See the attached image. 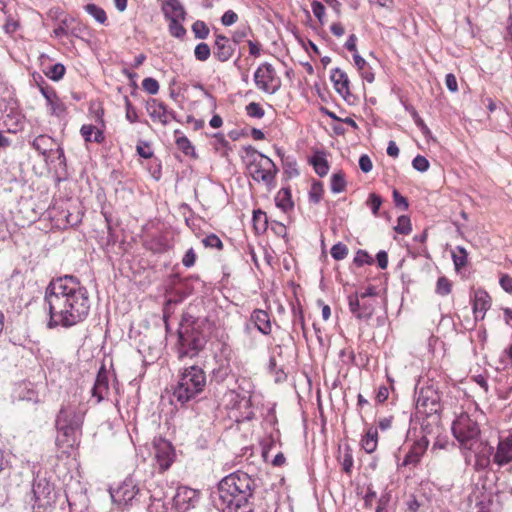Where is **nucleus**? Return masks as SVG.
<instances>
[{
  "instance_id": "obj_24",
  "label": "nucleus",
  "mask_w": 512,
  "mask_h": 512,
  "mask_svg": "<svg viewBox=\"0 0 512 512\" xmlns=\"http://www.w3.org/2000/svg\"><path fill=\"white\" fill-rule=\"evenodd\" d=\"M492 455L494 456V447L487 442H481L475 452V469L482 471L489 468Z\"/></svg>"
},
{
  "instance_id": "obj_37",
  "label": "nucleus",
  "mask_w": 512,
  "mask_h": 512,
  "mask_svg": "<svg viewBox=\"0 0 512 512\" xmlns=\"http://www.w3.org/2000/svg\"><path fill=\"white\" fill-rule=\"evenodd\" d=\"M292 333L299 334L305 328L303 309L300 304L292 306Z\"/></svg>"
},
{
  "instance_id": "obj_55",
  "label": "nucleus",
  "mask_w": 512,
  "mask_h": 512,
  "mask_svg": "<svg viewBox=\"0 0 512 512\" xmlns=\"http://www.w3.org/2000/svg\"><path fill=\"white\" fill-rule=\"evenodd\" d=\"M374 259L372 256L366 251L359 249L354 256V264L357 266H363L364 264L371 265L373 264Z\"/></svg>"
},
{
  "instance_id": "obj_44",
  "label": "nucleus",
  "mask_w": 512,
  "mask_h": 512,
  "mask_svg": "<svg viewBox=\"0 0 512 512\" xmlns=\"http://www.w3.org/2000/svg\"><path fill=\"white\" fill-rule=\"evenodd\" d=\"M467 251L462 246H457V253H452V259L455 266V270L459 271L467 265Z\"/></svg>"
},
{
  "instance_id": "obj_14",
  "label": "nucleus",
  "mask_w": 512,
  "mask_h": 512,
  "mask_svg": "<svg viewBox=\"0 0 512 512\" xmlns=\"http://www.w3.org/2000/svg\"><path fill=\"white\" fill-rule=\"evenodd\" d=\"M87 26L73 16L67 15L60 20L59 25L53 30L56 37H67L69 35L76 38H83L88 34Z\"/></svg>"
},
{
  "instance_id": "obj_48",
  "label": "nucleus",
  "mask_w": 512,
  "mask_h": 512,
  "mask_svg": "<svg viewBox=\"0 0 512 512\" xmlns=\"http://www.w3.org/2000/svg\"><path fill=\"white\" fill-rule=\"evenodd\" d=\"M277 154L281 156L283 161L284 172L288 174L289 177H295L299 175V171L297 169V163L295 160H291L289 157L286 159L283 158V154L280 149H277Z\"/></svg>"
},
{
  "instance_id": "obj_53",
  "label": "nucleus",
  "mask_w": 512,
  "mask_h": 512,
  "mask_svg": "<svg viewBox=\"0 0 512 512\" xmlns=\"http://www.w3.org/2000/svg\"><path fill=\"white\" fill-rule=\"evenodd\" d=\"M246 114L251 118L261 119L265 115L264 109L260 106L259 103L251 102L246 107Z\"/></svg>"
},
{
  "instance_id": "obj_1",
  "label": "nucleus",
  "mask_w": 512,
  "mask_h": 512,
  "mask_svg": "<svg viewBox=\"0 0 512 512\" xmlns=\"http://www.w3.org/2000/svg\"><path fill=\"white\" fill-rule=\"evenodd\" d=\"M91 300L88 289L74 275L52 278L45 289L44 310L47 328H71L89 316Z\"/></svg>"
},
{
  "instance_id": "obj_46",
  "label": "nucleus",
  "mask_w": 512,
  "mask_h": 512,
  "mask_svg": "<svg viewBox=\"0 0 512 512\" xmlns=\"http://www.w3.org/2000/svg\"><path fill=\"white\" fill-rule=\"evenodd\" d=\"M192 31L194 33L195 38L197 39H207L210 33L209 27L202 20H196L192 25Z\"/></svg>"
},
{
  "instance_id": "obj_29",
  "label": "nucleus",
  "mask_w": 512,
  "mask_h": 512,
  "mask_svg": "<svg viewBox=\"0 0 512 512\" xmlns=\"http://www.w3.org/2000/svg\"><path fill=\"white\" fill-rule=\"evenodd\" d=\"M490 306L491 297L489 294L483 289H477L473 298V312L475 315V320H478L479 313H482L481 319H483L486 311L490 308Z\"/></svg>"
},
{
  "instance_id": "obj_27",
  "label": "nucleus",
  "mask_w": 512,
  "mask_h": 512,
  "mask_svg": "<svg viewBox=\"0 0 512 512\" xmlns=\"http://www.w3.org/2000/svg\"><path fill=\"white\" fill-rule=\"evenodd\" d=\"M250 322L263 335H269L272 331L270 315L262 309H254L250 315Z\"/></svg>"
},
{
  "instance_id": "obj_63",
  "label": "nucleus",
  "mask_w": 512,
  "mask_h": 512,
  "mask_svg": "<svg viewBox=\"0 0 512 512\" xmlns=\"http://www.w3.org/2000/svg\"><path fill=\"white\" fill-rule=\"evenodd\" d=\"M311 8L314 16L319 20L321 24L324 23L325 6L317 0L312 1Z\"/></svg>"
},
{
  "instance_id": "obj_61",
  "label": "nucleus",
  "mask_w": 512,
  "mask_h": 512,
  "mask_svg": "<svg viewBox=\"0 0 512 512\" xmlns=\"http://www.w3.org/2000/svg\"><path fill=\"white\" fill-rule=\"evenodd\" d=\"M393 201L396 208L402 210H408L409 202L406 197H404L397 189H394L392 192Z\"/></svg>"
},
{
  "instance_id": "obj_39",
  "label": "nucleus",
  "mask_w": 512,
  "mask_h": 512,
  "mask_svg": "<svg viewBox=\"0 0 512 512\" xmlns=\"http://www.w3.org/2000/svg\"><path fill=\"white\" fill-rule=\"evenodd\" d=\"M405 110L411 115L415 125L421 130L426 139L432 137L431 130L425 124L424 120L419 116L418 112L412 105H405Z\"/></svg>"
},
{
  "instance_id": "obj_42",
  "label": "nucleus",
  "mask_w": 512,
  "mask_h": 512,
  "mask_svg": "<svg viewBox=\"0 0 512 512\" xmlns=\"http://www.w3.org/2000/svg\"><path fill=\"white\" fill-rule=\"evenodd\" d=\"M268 218L264 211L255 210L253 212V225L257 233L265 232L268 228Z\"/></svg>"
},
{
  "instance_id": "obj_13",
  "label": "nucleus",
  "mask_w": 512,
  "mask_h": 512,
  "mask_svg": "<svg viewBox=\"0 0 512 512\" xmlns=\"http://www.w3.org/2000/svg\"><path fill=\"white\" fill-rule=\"evenodd\" d=\"M84 413L74 405H62L55 419V427L82 429Z\"/></svg>"
},
{
  "instance_id": "obj_33",
  "label": "nucleus",
  "mask_w": 512,
  "mask_h": 512,
  "mask_svg": "<svg viewBox=\"0 0 512 512\" xmlns=\"http://www.w3.org/2000/svg\"><path fill=\"white\" fill-rule=\"evenodd\" d=\"M354 66L357 68L361 78L368 83L374 81V73L366 60L358 54L354 53Z\"/></svg>"
},
{
  "instance_id": "obj_21",
  "label": "nucleus",
  "mask_w": 512,
  "mask_h": 512,
  "mask_svg": "<svg viewBox=\"0 0 512 512\" xmlns=\"http://www.w3.org/2000/svg\"><path fill=\"white\" fill-rule=\"evenodd\" d=\"M42 96L47 102L51 115L61 117L66 114L67 107L53 87L42 89Z\"/></svg>"
},
{
  "instance_id": "obj_6",
  "label": "nucleus",
  "mask_w": 512,
  "mask_h": 512,
  "mask_svg": "<svg viewBox=\"0 0 512 512\" xmlns=\"http://www.w3.org/2000/svg\"><path fill=\"white\" fill-rule=\"evenodd\" d=\"M32 493L34 498V508L46 511L51 508L57 500H61V495L57 494L54 485L46 478L37 475L32 484Z\"/></svg>"
},
{
  "instance_id": "obj_10",
  "label": "nucleus",
  "mask_w": 512,
  "mask_h": 512,
  "mask_svg": "<svg viewBox=\"0 0 512 512\" xmlns=\"http://www.w3.org/2000/svg\"><path fill=\"white\" fill-rule=\"evenodd\" d=\"M154 458L161 472L167 471L176 459L175 448L170 441L162 437L153 440Z\"/></svg>"
},
{
  "instance_id": "obj_3",
  "label": "nucleus",
  "mask_w": 512,
  "mask_h": 512,
  "mask_svg": "<svg viewBox=\"0 0 512 512\" xmlns=\"http://www.w3.org/2000/svg\"><path fill=\"white\" fill-rule=\"evenodd\" d=\"M208 321L206 318L194 319L191 315H183L178 330V358H194L206 346L208 334L205 332Z\"/></svg>"
},
{
  "instance_id": "obj_22",
  "label": "nucleus",
  "mask_w": 512,
  "mask_h": 512,
  "mask_svg": "<svg viewBox=\"0 0 512 512\" xmlns=\"http://www.w3.org/2000/svg\"><path fill=\"white\" fill-rule=\"evenodd\" d=\"M429 441L426 437H422L420 440L413 443L409 451L406 453L402 466L417 465L425 451L427 450Z\"/></svg>"
},
{
  "instance_id": "obj_9",
  "label": "nucleus",
  "mask_w": 512,
  "mask_h": 512,
  "mask_svg": "<svg viewBox=\"0 0 512 512\" xmlns=\"http://www.w3.org/2000/svg\"><path fill=\"white\" fill-rule=\"evenodd\" d=\"M451 430L453 436L463 445L480 435L478 423L466 413H462L453 421Z\"/></svg>"
},
{
  "instance_id": "obj_15",
  "label": "nucleus",
  "mask_w": 512,
  "mask_h": 512,
  "mask_svg": "<svg viewBox=\"0 0 512 512\" xmlns=\"http://www.w3.org/2000/svg\"><path fill=\"white\" fill-rule=\"evenodd\" d=\"M57 437L55 440L56 446L62 449L63 453H68L71 449L78 446L79 436L81 435L82 429L68 428L66 425L62 427H56Z\"/></svg>"
},
{
  "instance_id": "obj_18",
  "label": "nucleus",
  "mask_w": 512,
  "mask_h": 512,
  "mask_svg": "<svg viewBox=\"0 0 512 512\" xmlns=\"http://www.w3.org/2000/svg\"><path fill=\"white\" fill-rule=\"evenodd\" d=\"M417 405L429 408L430 414L440 413V395L436 390H434L431 387L422 389L417 400Z\"/></svg>"
},
{
  "instance_id": "obj_54",
  "label": "nucleus",
  "mask_w": 512,
  "mask_h": 512,
  "mask_svg": "<svg viewBox=\"0 0 512 512\" xmlns=\"http://www.w3.org/2000/svg\"><path fill=\"white\" fill-rule=\"evenodd\" d=\"M251 28L249 26H243L235 30L230 39L234 46L240 44L249 34H251Z\"/></svg>"
},
{
  "instance_id": "obj_64",
  "label": "nucleus",
  "mask_w": 512,
  "mask_h": 512,
  "mask_svg": "<svg viewBox=\"0 0 512 512\" xmlns=\"http://www.w3.org/2000/svg\"><path fill=\"white\" fill-rule=\"evenodd\" d=\"M213 137L215 139L214 148L217 151H220L221 149H223L225 151L230 150V144L225 139V137H224V135L222 133H215L213 135Z\"/></svg>"
},
{
  "instance_id": "obj_25",
  "label": "nucleus",
  "mask_w": 512,
  "mask_h": 512,
  "mask_svg": "<svg viewBox=\"0 0 512 512\" xmlns=\"http://www.w3.org/2000/svg\"><path fill=\"white\" fill-rule=\"evenodd\" d=\"M493 461L500 467L512 462V438L499 440Z\"/></svg>"
},
{
  "instance_id": "obj_8",
  "label": "nucleus",
  "mask_w": 512,
  "mask_h": 512,
  "mask_svg": "<svg viewBox=\"0 0 512 512\" xmlns=\"http://www.w3.org/2000/svg\"><path fill=\"white\" fill-rule=\"evenodd\" d=\"M254 83L259 90L267 94L276 93L281 86L275 68L268 62L258 66L254 73Z\"/></svg>"
},
{
  "instance_id": "obj_45",
  "label": "nucleus",
  "mask_w": 512,
  "mask_h": 512,
  "mask_svg": "<svg viewBox=\"0 0 512 512\" xmlns=\"http://www.w3.org/2000/svg\"><path fill=\"white\" fill-rule=\"evenodd\" d=\"M412 230L410 217L407 215H401L397 219V225L394 227V231L401 235H408Z\"/></svg>"
},
{
  "instance_id": "obj_5",
  "label": "nucleus",
  "mask_w": 512,
  "mask_h": 512,
  "mask_svg": "<svg viewBox=\"0 0 512 512\" xmlns=\"http://www.w3.org/2000/svg\"><path fill=\"white\" fill-rule=\"evenodd\" d=\"M251 150L260 158V160L254 159L248 167L251 177L257 182L262 181L268 188H273L278 173L277 166L268 156L253 148H251Z\"/></svg>"
},
{
  "instance_id": "obj_50",
  "label": "nucleus",
  "mask_w": 512,
  "mask_h": 512,
  "mask_svg": "<svg viewBox=\"0 0 512 512\" xmlns=\"http://www.w3.org/2000/svg\"><path fill=\"white\" fill-rule=\"evenodd\" d=\"M211 48L207 43L201 42L194 49V56L198 61L204 62L209 59Z\"/></svg>"
},
{
  "instance_id": "obj_16",
  "label": "nucleus",
  "mask_w": 512,
  "mask_h": 512,
  "mask_svg": "<svg viewBox=\"0 0 512 512\" xmlns=\"http://www.w3.org/2000/svg\"><path fill=\"white\" fill-rule=\"evenodd\" d=\"M235 52V46L230 38L223 34L215 35V42L213 45V55L219 62H227L232 58Z\"/></svg>"
},
{
  "instance_id": "obj_49",
  "label": "nucleus",
  "mask_w": 512,
  "mask_h": 512,
  "mask_svg": "<svg viewBox=\"0 0 512 512\" xmlns=\"http://www.w3.org/2000/svg\"><path fill=\"white\" fill-rule=\"evenodd\" d=\"M324 193L323 184L320 181H313L309 191V199L313 203H319Z\"/></svg>"
},
{
  "instance_id": "obj_52",
  "label": "nucleus",
  "mask_w": 512,
  "mask_h": 512,
  "mask_svg": "<svg viewBox=\"0 0 512 512\" xmlns=\"http://www.w3.org/2000/svg\"><path fill=\"white\" fill-rule=\"evenodd\" d=\"M268 370L271 374L275 375L276 382L284 381L287 378V375L285 374L283 369L278 368L277 362H276V359L274 356H271L269 359Z\"/></svg>"
},
{
  "instance_id": "obj_23",
  "label": "nucleus",
  "mask_w": 512,
  "mask_h": 512,
  "mask_svg": "<svg viewBox=\"0 0 512 512\" xmlns=\"http://www.w3.org/2000/svg\"><path fill=\"white\" fill-rule=\"evenodd\" d=\"M146 110L153 121H158L164 126L168 125L167 105L164 102L151 98L146 102Z\"/></svg>"
},
{
  "instance_id": "obj_12",
  "label": "nucleus",
  "mask_w": 512,
  "mask_h": 512,
  "mask_svg": "<svg viewBox=\"0 0 512 512\" xmlns=\"http://www.w3.org/2000/svg\"><path fill=\"white\" fill-rule=\"evenodd\" d=\"M200 500V492L196 489L180 486L173 497V507L178 512H187L197 506Z\"/></svg>"
},
{
  "instance_id": "obj_57",
  "label": "nucleus",
  "mask_w": 512,
  "mask_h": 512,
  "mask_svg": "<svg viewBox=\"0 0 512 512\" xmlns=\"http://www.w3.org/2000/svg\"><path fill=\"white\" fill-rule=\"evenodd\" d=\"M138 155L142 158L149 159L153 157V151L150 147V143L144 140H139L136 146Z\"/></svg>"
},
{
  "instance_id": "obj_62",
  "label": "nucleus",
  "mask_w": 512,
  "mask_h": 512,
  "mask_svg": "<svg viewBox=\"0 0 512 512\" xmlns=\"http://www.w3.org/2000/svg\"><path fill=\"white\" fill-rule=\"evenodd\" d=\"M125 100V109H126V119L130 123H136L138 121V114L136 112V109L132 105L131 101L127 96L124 97Z\"/></svg>"
},
{
  "instance_id": "obj_34",
  "label": "nucleus",
  "mask_w": 512,
  "mask_h": 512,
  "mask_svg": "<svg viewBox=\"0 0 512 512\" xmlns=\"http://www.w3.org/2000/svg\"><path fill=\"white\" fill-rule=\"evenodd\" d=\"M54 139L46 134L38 135L32 142L31 146L34 150L42 154L47 155L48 151L52 150Z\"/></svg>"
},
{
  "instance_id": "obj_43",
  "label": "nucleus",
  "mask_w": 512,
  "mask_h": 512,
  "mask_svg": "<svg viewBox=\"0 0 512 512\" xmlns=\"http://www.w3.org/2000/svg\"><path fill=\"white\" fill-rule=\"evenodd\" d=\"M85 11L91 15L98 23L104 24L107 21V15L103 8L90 3L85 6Z\"/></svg>"
},
{
  "instance_id": "obj_60",
  "label": "nucleus",
  "mask_w": 512,
  "mask_h": 512,
  "mask_svg": "<svg viewBox=\"0 0 512 512\" xmlns=\"http://www.w3.org/2000/svg\"><path fill=\"white\" fill-rule=\"evenodd\" d=\"M142 87L147 93L151 95H155L159 91V83L156 79L152 77L145 78L142 81Z\"/></svg>"
},
{
  "instance_id": "obj_7",
  "label": "nucleus",
  "mask_w": 512,
  "mask_h": 512,
  "mask_svg": "<svg viewBox=\"0 0 512 512\" xmlns=\"http://www.w3.org/2000/svg\"><path fill=\"white\" fill-rule=\"evenodd\" d=\"M113 503L122 511L139 501L140 490L131 477H127L116 489L110 490Z\"/></svg>"
},
{
  "instance_id": "obj_2",
  "label": "nucleus",
  "mask_w": 512,
  "mask_h": 512,
  "mask_svg": "<svg viewBox=\"0 0 512 512\" xmlns=\"http://www.w3.org/2000/svg\"><path fill=\"white\" fill-rule=\"evenodd\" d=\"M256 480L243 471L222 478L212 493L214 505L221 512H254Z\"/></svg>"
},
{
  "instance_id": "obj_28",
  "label": "nucleus",
  "mask_w": 512,
  "mask_h": 512,
  "mask_svg": "<svg viewBox=\"0 0 512 512\" xmlns=\"http://www.w3.org/2000/svg\"><path fill=\"white\" fill-rule=\"evenodd\" d=\"M162 12L165 19H186V10L180 0H165L162 4Z\"/></svg>"
},
{
  "instance_id": "obj_4",
  "label": "nucleus",
  "mask_w": 512,
  "mask_h": 512,
  "mask_svg": "<svg viewBox=\"0 0 512 512\" xmlns=\"http://www.w3.org/2000/svg\"><path fill=\"white\" fill-rule=\"evenodd\" d=\"M206 384V373L200 366L185 367L173 390V398L180 406H185L204 391Z\"/></svg>"
},
{
  "instance_id": "obj_38",
  "label": "nucleus",
  "mask_w": 512,
  "mask_h": 512,
  "mask_svg": "<svg viewBox=\"0 0 512 512\" xmlns=\"http://www.w3.org/2000/svg\"><path fill=\"white\" fill-rule=\"evenodd\" d=\"M378 432L377 429L371 427L361 440V446L367 453H372L377 447Z\"/></svg>"
},
{
  "instance_id": "obj_40",
  "label": "nucleus",
  "mask_w": 512,
  "mask_h": 512,
  "mask_svg": "<svg viewBox=\"0 0 512 512\" xmlns=\"http://www.w3.org/2000/svg\"><path fill=\"white\" fill-rule=\"evenodd\" d=\"M185 19H175L173 18L172 20H168L169 24H168V31L170 33L171 36L177 38V39H184V37L186 36V29L185 27L182 25V22H184Z\"/></svg>"
},
{
  "instance_id": "obj_19",
  "label": "nucleus",
  "mask_w": 512,
  "mask_h": 512,
  "mask_svg": "<svg viewBox=\"0 0 512 512\" xmlns=\"http://www.w3.org/2000/svg\"><path fill=\"white\" fill-rule=\"evenodd\" d=\"M109 393V379L108 371L105 365H102L98 370L94 385L91 389V394L96 398V403H100Z\"/></svg>"
},
{
  "instance_id": "obj_36",
  "label": "nucleus",
  "mask_w": 512,
  "mask_h": 512,
  "mask_svg": "<svg viewBox=\"0 0 512 512\" xmlns=\"http://www.w3.org/2000/svg\"><path fill=\"white\" fill-rule=\"evenodd\" d=\"M277 207L281 208L284 212L292 209L294 204L292 202L291 191L289 188H282L275 197Z\"/></svg>"
},
{
  "instance_id": "obj_58",
  "label": "nucleus",
  "mask_w": 512,
  "mask_h": 512,
  "mask_svg": "<svg viewBox=\"0 0 512 512\" xmlns=\"http://www.w3.org/2000/svg\"><path fill=\"white\" fill-rule=\"evenodd\" d=\"M202 243L206 248H216L222 250L223 243L216 234H210L202 239Z\"/></svg>"
},
{
  "instance_id": "obj_32",
  "label": "nucleus",
  "mask_w": 512,
  "mask_h": 512,
  "mask_svg": "<svg viewBox=\"0 0 512 512\" xmlns=\"http://www.w3.org/2000/svg\"><path fill=\"white\" fill-rule=\"evenodd\" d=\"M53 218L57 220L59 225H63V227H73L81 222L80 213H73L70 212L69 210H61L58 214H53Z\"/></svg>"
},
{
  "instance_id": "obj_30",
  "label": "nucleus",
  "mask_w": 512,
  "mask_h": 512,
  "mask_svg": "<svg viewBox=\"0 0 512 512\" xmlns=\"http://www.w3.org/2000/svg\"><path fill=\"white\" fill-rule=\"evenodd\" d=\"M374 301L368 298L362 300L358 293H354V315L359 319H369L373 314Z\"/></svg>"
},
{
  "instance_id": "obj_59",
  "label": "nucleus",
  "mask_w": 512,
  "mask_h": 512,
  "mask_svg": "<svg viewBox=\"0 0 512 512\" xmlns=\"http://www.w3.org/2000/svg\"><path fill=\"white\" fill-rule=\"evenodd\" d=\"M412 167L419 171V172H426L429 167H430V163L428 161V159L422 155H417L413 160H412Z\"/></svg>"
},
{
  "instance_id": "obj_31",
  "label": "nucleus",
  "mask_w": 512,
  "mask_h": 512,
  "mask_svg": "<svg viewBox=\"0 0 512 512\" xmlns=\"http://www.w3.org/2000/svg\"><path fill=\"white\" fill-rule=\"evenodd\" d=\"M309 163L313 166L314 171L320 177H324L329 172V164L324 151H316L310 157Z\"/></svg>"
},
{
  "instance_id": "obj_17",
  "label": "nucleus",
  "mask_w": 512,
  "mask_h": 512,
  "mask_svg": "<svg viewBox=\"0 0 512 512\" xmlns=\"http://www.w3.org/2000/svg\"><path fill=\"white\" fill-rule=\"evenodd\" d=\"M39 60L41 72L50 80L58 82L64 77L66 68L62 63L51 64V58L44 53L40 55Z\"/></svg>"
},
{
  "instance_id": "obj_11",
  "label": "nucleus",
  "mask_w": 512,
  "mask_h": 512,
  "mask_svg": "<svg viewBox=\"0 0 512 512\" xmlns=\"http://www.w3.org/2000/svg\"><path fill=\"white\" fill-rule=\"evenodd\" d=\"M26 117L17 107V102L13 99L5 104V114L3 115V126L11 134H17L24 130Z\"/></svg>"
},
{
  "instance_id": "obj_20",
  "label": "nucleus",
  "mask_w": 512,
  "mask_h": 512,
  "mask_svg": "<svg viewBox=\"0 0 512 512\" xmlns=\"http://www.w3.org/2000/svg\"><path fill=\"white\" fill-rule=\"evenodd\" d=\"M336 458L342 467V471L350 474L352 467V450L346 430L344 431V438L340 440L338 445V453Z\"/></svg>"
},
{
  "instance_id": "obj_41",
  "label": "nucleus",
  "mask_w": 512,
  "mask_h": 512,
  "mask_svg": "<svg viewBox=\"0 0 512 512\" xmlns=\"http://www.w3.org/2000/svg\"><path fill=\"white\" fill-rule=\"evenodd\" d=\"M366 206L371 210L375 217L380 216V208L383 204V197L375 192H371L365 202Z\"/></svg>"
},
{
  "instance_id": "obj_35",
  "label": "nucleus",
  "mask_w": 512,
  "mask_h": 512,
  "mask_svg": "<svg viewBox=\"0 0 512 512\" xmlns=\"http://www.w3.org/2000/svg\"><path fill=\"white\" fill-rule=\"evenodd\" d=\"M174 136L177 148L181 150L186 156L195 158V149L190 140L186 136L182 135L181 131L178 129L174 131Z\"/></svg>"
},
{
  "instance_id": "obj_56",
  "label": "nucleus",
  "mask_w": 512,
  "mask_h": 512,
  "mask_svg": "<svg viewBox=\"0 0 512 512\" xmlns=\"http://www.w3.org/2000/svg\"><path fill=\"white\" fill-rule=\"evenodd\" d=\"M348 252V247L341 242L336 243L331 248V255L335 260L344 259L348 255Z\"/></svg>"
},
{
  "instance_id": "obj_26",
  "label": "nucleus",
  "mask_w": 512,
  "mask_h": 512,
  "mask_svg": "<svg viewBox=\"0 0 512 512\" xmlns=\"http://www.w3.org/2000/svg\"><path fill=\"white\" fill-rule=\"evenodd\" d=\"M330 79L333 82L335 90L344 98L347 99L351 96L349 88V77L340 68H335L331 71Z\"/></svg>"
},
{
  "instance_id": "obj_47",
  "label": "nucleus",
  "mask_w": 512,
  "mask_h": 512,
  "mask_svg": "<svg viewBox=\"0 0 512 512\" xmlns=\"http://www.w3.org/2000/svg\"><path fill=\"white\" fill-rule=\"evenodd\" d=\"M452 291V282L446 277L441 276L436 283L435 292L440 296H447Z\"/></svg>"
},
{
  "instance_id": "obj_51",
  "label": "nucleus",
  "mask_w": 512,
  "mask_h": 512,
  "mask_svg": "<svg viewBox=\"0 0 512 512\" xmlns=\"http://www.w3.org/2000/svg\"><path fill=\"white\" fill-rule=\"evenodd\" d=\"M346 181L344 174L341 172L334 173L331 177V191L333 193H340L344 190Z\"/></svg>"
}]
</instances>
